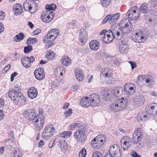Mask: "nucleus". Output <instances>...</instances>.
<instances>
[{"label":"nucleus","mask_w":157,"mask_h":157,"mask_svg":"<svg viewBox=\"0 0 157 157\" xmlns=\"http://www.w3.org/2000/svg\"><path fill=\"white\" fill-rule=\"evenodd\" d=\"M89 100L92 104V106H98L100 102V98L99 96L96 94H90L88 97Z\"/></svg>","instance_id":"obj_11"},{"label":"nucleus","mask_w":157,"mask_h":157,"mask_svg":"<svg viewBox=\"0 0 157 157\" xmlns=\"http://www.w3.org/2000/svg\"><path fill=\"white\" fill-rule=\"evenodd\" d=\"M41 29H36L34 31L33 33H34L35 35H37L41 33Z\"/></svg>","instance_id":"obj_64"},{"label":"nucleus","mask_w":157,"mask_h":157,"mask_svg":"<svg viewBox=\"0 0 157 157\" xmlns=\"http://www.w3.org/2000/svg\"><path fill=\"white\" fill-rule=\"evenodd\" d=\"M144 77L145 75H143L138 76L137 79V83H140L141 79H144Z\"/></svg>","instance_id":"obj_58"},{"label":"nucleus","mask_w":157,"mask_h":157,"mask_svg":"<svg viewBox=\"0 0 157 157\" xmlns=\"http://www.w3.org/2000/svg\"><path fill=\"white\" fill-rule=\"evenodd\" d=\"M111 15H108L104 19L103 21L102 22V24H105L107 22H109V23H111V22L110 21L111 18L110 17Z\"/></svg>","instance_id":"obj_44"},{"label":"nucleus","mask_w":157,"mask_h":157,"mask_svg":"<svg viewBox=\"0 0 157 157\" xmlns=\"http://www.w3.org/2000/svg\"><path fill=\"white\" fill-rule=\"evenodd\" d=\"M132 11L133 12V16H132V20H135L138 19L140 15V12H139V10H138L136 12V9H133Z\"/></svg>","instance_id":"obj_38"},{"label":"nucleus","mask_w":157,"mask_h":157,"mask_svg":"<svg viewBox=\"0 0 157 157\" xmlns=\"http://www.w3.org/2000/svg\"><path fill=\"white\" fill-rule=\"evenodd\" d=\"M37 6L36 3L32 0H26L23 3V7L24 10L25 11H28L32 10L33 6L36 7Z\"/></svg>","instance_id":"obj_14"},{"label":"nucleus","mask_w":157,"mask_h":157,"mask_svg":"<svg viewBox=\"0 0 157 157\" xmlns=\"http://www.w3.org/2000/svg\"><path fill=\"white\" fill-rule=\"evenodd\" d=\"M87 128L84 125L80 127V128L74 134V137L77 140L78 143L81 144L85 141L86 136L85 135L87 132Z\"/></svg>","instance_id":"obj_3"},{"label":"nucleus","mask_w":157,"mask_h":157,"mask_svg":"<svg viewBox=\"0 0 157 157\" xmlns=\"http://www.w3.org/2000/svg\"><path fill=\"white\" fill-rule=\"evenodd\" d=\"M81 104L82 106L84 107H87L90 105L92 106V104L90 101L88 97L82 98L81 100Z\"/></svg>","instance_id":"obj_24"},{"label":"nucleus","mask_w":157,"mask_h":157,"mask_svg":"<svg viewBox=\"0 0 157 157\" xmlns=\"http://www.w3.org/2000/svg\"><path fill=\"white\" fill-rule=\"evenodd\" d=\"M48 36L49 35H48V34L47 33V34L44 36L43 38V41L44 42L47 43L49 41L51 40L52 39Z\"/></svg>","instance_id":"obj_47"},{"label":"nucleus","mask_w":157,"mask_h":157,"mask_svg":"<svg viewBox=\"0 0 157 157\" xmlns=\"http://www.w3.org/2000/svg\"><path fill=\"white\" fill-rule=\"evenodd\" d=\"M145 101V98L142 95L136 96L133 99V101L136 104L140 106L144 104Z\"/></svg>","instance_id":"obj_18"},{"label":"nucleus","mask_w":157,"mask_h":157,"mask_svg":"<svg viewBox=\"0 0 157 157\" xmlns=\"http://www.w3.org/2000/svg\"><path fill=\"white\" fill-rule=\"evenodd\" d=\"M109 69V68L107 67L103 68L101 70V74L102 75L105 77L107 71H108Z\"/></svg>","instance_id":"obj_50"},{"label":"nucleus","mask_w":157,"mask_h":157,"mask_svg":"<svg viewBox=\"0 0 157 157\" xmlns=\"http://www.w3.org/2000/svg\"><path fill=\"white\" fill-rule=\"evenodd\" d=\"M13 11L16 15H18L21 13L23 11L22 6L19 3H16L14 5L13 7Z\"/></svg>","instance_id":"obj_21"},{"label":"nucleus","mask_w":157,"mask_h":157,"mask_svg":"<svg viewBox=\"0 0 157 157\" xmlns=\"http://www.w3.org/2000/svg\"><path fill=\"white\" fill-rule=\"evenodd\" d=\"M93 140H97L99 142L104 144L106 141V136L103 134L98 135L93 139Z\"/></svg>","instance_id":"obj_30"},{"label":"nucleus","mask_w":157,"mask_h":157,"mask_svg":"<svg viewBox=\"0 0 157 157\" xmlns=\"http://www.w3.org/2000/svg\"><path fill=\"white\" fill-rule=\"evenodd\" d=\"M99 44L98 41L95 40H92L89 43L90 48L93 51H97L99 48Z\"/></svg>","instance_id":"obj_22"},{"label":"nucleus","mask_w":157,"mask_h":157,"mask_svg":"<svg viewBox=\"0 0 157 157\" xmlns=\"http://www.w3.org/2000/svg\"><path fill=\"white\" fill-rule=\"evenodd\" d=\"M137 7H133L131 9L129 10L126 13L127 16L129 18L132 20V17L133 16V12L132 11V10L133 9H137Z\"/></svg>","instance_id":"obj_40"},{"label":"nucleus","mask_w":157,"mask_h":157,"mask_svg":"<svg viewBox=\"0 0 157 157\" xmlns=\"http://www.w3.org/2000/svg\"><path fill=\"white\" fill-rule=\"evenodd\" d=\"M129 62L131 64L132 70H133L134 68L136 67V63L133 61H130Z\"/></svg>","instance_id":"obj_60"},{"label":"nucleus","mask_w":157,"mask_h":157,"mask_svg":"<svg viewBox=\"0 0 157 157\" xmlns=\"http://www.w3.org/2000/svg\"><path fill=\"white\" fill-rule=\"evenodd\" d=\"M54 16V14H52L48 12L45 11L42 13L41 17L43 22L48 23L52 20Z\"/></svg>","instance_id":"obj_13"},{"label":"nucleus","mask_w":157,"mask_h":157,"mask_svg":"<svg viewBox=\"0 0 157 157\" xmlns=\"http://www.w3.org/2000/svg\"><path fill=\"white\" fill-rule=\"evenodd\" d=\"M5 13L3 12H0V19L3 20L5 17Z\"/></svg>","instance_id":"obj_63"},{"label":"nucleus","mask_w":157,"mask_h":157,"mask_svg":"<svg viewBox=\"0 0 157 157\" xmlns=\"http://www.w3.org/2000/svg\"><path fill=\"white\" fill-rule=\"evenodd\" d=\"M123 27V29L121 27H119V29H121L123 33V36L124 34H127L130 32V28L132 26V23L128 19L124 18L122 20L120 23Z\"/></svg>","instance_id":"obj_4"},{"label":"nucleus","mask_w":157,"mask_h":157,"mask_svg":"<svg viewBox=\"0 0 157 157\" xmlns=\"http://www.w3.org/2000/svg\"><path fill=\"white\" fill-rule=\"evenodd\" d=\"M145 110L148 114L153 115L157 114V104L153 103L150 106H147Z\"/></svg>","instance_id":"obj_12"},{"label":"nucleus","mask_w":157,"mask_h":157,"mask_svg":"<svg viewBox=\"0 0 157 157\" xmlns=\"http://www.w3.org/2000/svg\"><path fill=\"white\" fill-rule=\"evenodd\" d=\"M115 101L118 104V107L121 110L124 109L128 104V100L126 98L124 99L123 98H121V99H118Z\"/></svg>","instance_id":"obj_16"},{"label":"nucleus","mask_w":157,"mask_h":157,"mask_svg":"<svg viewBox=\"0 0 157 157\" xmlns=\"http://www.w3.org/2000/svg\"><path fill=\"white\" fill-rule=\"evenodd\" d=\"M110 108L114 112L121 111L118 107V104L117 103L115 100L112 103Z\"/></svg>","instance_id":"obj_33"},{"label":"nucleus","mask_w":157,"mask_h":157,"mask_svg":"<svg viewBox=\"0 0 157 157\" xmlns=\"http://www.w3.org/2000/svg\"><path fill=\"white\" fill-rule=\"evenodd\" d=\"M128 88H127L126 84H125L124 86V88L123 89L121 88V96H123L122 98H124V97L126 98L129 97V96L130 94V91H128Z\"/></svg>","instance_id":"obj_25"},{"label":"nucleus","mask_w":157,"mask_h":157,"mask_svg":"<svg viewBox=\"0 0 157 157\" xmlns=\"http://www.w3.org/2000/svg\"><path fill=\"white\" fill-rule=\"evenodd\" d=\"M93 157H102V154L98 151H95L93 154Z\"/></svg>","instance_id":"obj_48"},{"label":"nucleus","mask_w":157,"mask_h":157,"mask_svg":"<svg viewBox=\"0 0 157 157\" xmlns=\"http://www.w3.org/2000/svg\"><path fill=\"white\" fill-rule=\"evenodd\" d=\"M71 131H64L60 134V136L63 138H67L69 137L71 134Z\"/></svg>","instance_id":"obj_41"},{"label":"nucleus","mask_w":157,"mask_h":157,"mask_svg":"<svg viewBox=\"0 0 157 157\" xmlns=\"http://www.w3.org/2000/svg\"><path fill=\"white\" fill-rule=\"evenodd\" d=\"M104 144L93 140L91 141V145L94 148L98 149L101 147Z\"/></svg>","instance_id":"obj_32"},{"label":"nucleus","mask_w":157,"mask_h":157,"mask_svg":"<svg viewBox=\"0 0 157 157\" xmlns=\"http://www.w3.org/2000/svg\"><path fill=\"white\" fill-rule=\"evenodd\" d=\"M101 2L102 5L104 6H106L109 5L110 3V0H101Z\"/></svg>","instance_id":"obj_51"},{"label":"nucleus","mask_w":157,"mask_h":157,"mask_svg":"<svg viewBox=\"0 0 157 157\" xmlns=\"http://www.w3.org/2000/svg\"><path fill=\"white\" fill-rule=\"evenodd\" d=\"M82 72L80 69H75V74L77 80L79 81H82L83 79V75H82Z\"/></svg>","instance_id":"obj_29"},{"label":"nucleus","mask_w":157,"mask_h":157,"mask_svg":"<svg viewBox=\"0 0 157 157\" xmlns=\"http://www.w3.org/2000/svg\"><path fill=\"white\" fill-rule=\"evenodd\" d=\"M142 113L140 112L136 116L137 119L139 122H141L142 121Z\"/></svg>","instance_id":"obj_52"},{"label":"nucleus","mask_w":157,"mask_h":157,"mask_svg":"<svg viewBox=\"0 0 157 157\" xmlns=\"http://www.w3.org/2000/svg\"><path fill=\"white\" fill-rule=\"evenodd\" d=\"M127 86V88H128V91H130V94H133L134 93H135V91L136 90V87H129L128 86V85H126Z\"/></svg>","instance_id":"obj_49"},{"label":"nucleus","mask_w":157,"mask_h":157,"mask_svg":"<svg viewBox=\"0 0 157 157\" xmlns=\"http://www.w3.org/2000/svg\"><path fill=\"white\" fill-rule=\"evenodd\" d=\"M23 114L26 119L33 122L38 117L36 115L35 110L33 109L25 111Z\"/></svg>","instance_id":"obj_7"},{"label":"nucleus","mask_w":157,"mask_h":157,"mask_svg":"<svg viewBox=\"0 0 157 157\" xmlns=\"http://www.w3.org/2000/svg\"><path fill=\"white\" fill-rule=\"evenodd\" d=\"M80 88V86L79 85H75L72 86L71 87V90L73 91H76L78 89Z\"/></svg>","instance_id":"obj_56"},{"label":"nucleus","mask_w":157,"mask_h":157,"mask_svg":"<svg viewBox=\"0 0 157 157\" xmlns=\"http://www.w3.org/2000/svg\"><path fill=\"white\" fill-rule=\"evenodd\" d=\"M131 155L133 157H141L140 155H139L135 151H132L131 153Z\"/></svg>","instance_id":"obj_57"},{"label":"nucleus","mask_w":157,"mask_h":157,"mask_svg":"<svg viewBox=\"0 0 157 157\" xmlns=\"http://www.w3.org/2000/svg\"><path fill=\"white\" fill-rule=\"evenodd\" d=\"M144 79H145V82L148 84L149 87L151 86L154 84V81L153 77L150 75L145 76Z\"/></svg>","instance_id":"obj_26"},{"label":"nucleus","mask_w":157,"mask_h":157,"mask_svg":"<svg viewBox=\"0 0 157 157\" xmlns=\"http://www.w3.org/2000/svg\"><path fill=\"white\" fill-rule=\"evenodd\" d=\"M17 75V73L16 72H14L11 74L10 78V81L12 82L14 80V78Z\"/></svg>","instance_id":"obj_59"},{"label":"nucleus","mask_w":157,"mask_h":157,"mask_svg":"<svg viewBox=\"0 0 157 157\" xmlns=\"http://www.w3.org/2000/svg\"><path fill=\"white\" fill-rule=\"evenodd\" d=\"M28 41L31 42L32 44L34 43V42H36V43L37 42V39L36 38H31L29 37L28 39Z\"/></svg>","instance_id":"obj_55"},{"label":"nucleus","mask_w":157,"mask_h":157,"mask_svg":"<svg viewBox=\"0 0 157 157\" xmlns=\"http://www.w3.org/2000/svg\"><path fill=\"white\" fill-rule=\"evenodd\" d=\"M49 36L51 38L52 40H55L59 33V32L58 29H53L49 30L48 33Z\"/></svg>","instance_id":"obj_19"},{"label":"nucleus","mask_w":157,"mask_h":157,"mask_svg":"<svg viewBox=\"0 0 157 157\" xmlns=\"http://www.w3.org/2000/svg\"><path fill=\"white\" fill-rule=\"evenodd\" d=\"M144 145V144L143 142H141L137 144L136 147V149H140Z\"/></svg>","instance_id":"obj_62"},{"label":"nucleus","mask_w":157,"mask_h":157,"mask_svg":"<svg viewBox=\"0 0 157 157\" xmlns=\"http://www.w3.org/2000/svg\"><path fill=\"white\" fill-rule=\"evenodd\" d=\"M55 129L52 125L47 126L42 133V136L44 140H48L52 137L54 133Z\"/></svg>","instance_id":"obj_5"},{"label":"nucleus","mask_w":157,"mask_h":157,"mask_svg":"<svg viewBox=\"0 0 157 157\" xmlns=\"http://www.w3.org/2000/svg\"><path fill=\"white\" fill-rule=\"evenodd\" d=\"M44 116L39 117L36 118L33 122L36 123L34 127L36 130L40 131L43 128L44 122Z\"/></svg>","instance_id":"obj_10"},{"label":"nucleus","mask_w":157,"mask_h":157,"mask_svg":"<svg viewBox=\"0 0 157 157\" xmlns=\"http://www.w3.org/2000/svg\"><path fill=\"white\" fill-rule=\"evenodd\" d=\"M135 34L136 39L134 40L137 43H141L144 42L147 39L145 37L146 34L144 33L142 31L138 30L135 33Z\"/></svg>","instance_id":"obj_9"},{"label":"nucleus","mask_w":157,"mask_h":157,"mask_svg":"<svg viewBox=\"0 0 157 157\" xmlns=\"http://www.w3.org/2000/svg\"><path fill=\"white\" fill-rule=\"evenodd\" d=\"M87 39V33L85 30H82L79 33V39L81 42L84 44Z\"/></svg>","instance_id":"obj_17"},{"label":"nucleus","mask_w":157,"mask_h":157,"mask_svg":"<svg viewBox=\"0 0 157 157\" xmlns=\"http://www.w3.org/2000/svg\"><path fill=\"white\" fill-rule=\"evenodd\" d=\"M140 130V128H137L135 131L131 139L130 137L127 136L122 138L121 140V144L124 150H127L130 147L132 143L137 144L140 142L143 137V133Z\"/></svg>","instance_id":"obj_1"},{"label":"nucleus","mask_w":157,"mask_h":157,"mask_svg":"<svg viewBox=\"0 0 157 157\" xmlns=\"http://www.w3.org/2000/svg\"><path fill=\"white\" fill-rule=\"evenodd\" d=\"M35 61V58L33 56L30 57L28 56L23 57L21 59V62L22 65L26 68H29L31 66V63Z\"/></svg>","instance_id":"obj_8"},{"label":"nucleus","mask_w":157,"mask_h":157,"mask_svg":"<svg viewBox=\"0 0 157 157\" xmlns=\"http://www.w3.org/2000/svg\"><path fill=\"white\" fill-rule=\"evenodd\" d=\"M61 61L63 65L66 66L70 65L71 63V59L69 57H67L66 58H62Z\"/></svg>","instance_id":"obj_37"},{"label":"nucleus","mask_w":157,"mask_h":157,"mask_svg":"<svg viewBox=\"0 0 157 157\" xmlns=\"http://www.w3.org/2000/svg\"><path fill=\"white\" fill-rule=\"evenodd\" d=\"M111 20V23L116 22L118 20L120 17V14L119 13H116L114 14H110Z\"/></svg>","instance_id":"obj_36"},{"label":"nucleus","mask_w":157,"mask_h":157,"mask_svg":"<svg viewBox=\"0 0 157 157\" xmlns=\"http://www.w3.org/2000/svg\"><path fill=\"white\" fill-rule=\"evenodd\" d=\"M20 88L17 86L13 87L12 90L8 93L9 97L14 102L16 103L23 101L24 102H26L25 98L21 92Z\"/></svg>","instance_id":"obj_2"},{"label":"nucleus","mask_w":157,"mask_h":157,"mask_svg":"<svg viewBox=\"0 0 157 157\" xmlns=\"http://www.w3.org/2000/svg\"><path fill=\"white\" fill-rule=\"evenodd\" d=\"M119 46H123L126 45H128V42L125 41V40L123 39L121 40L119 42Z\"/></svg>","instance_id":"obj_53"},{"label":"nucleus","mask_w":157,"mask_h":157,"mask_svg":"<svg viewBox=\"0 0 157 157\" xmlns=\"http://www.w3.org/2000/svg\"><path fill=\"white\" fill-rule=\"evenodd\" d=\"M82 126V125L81 126L80 124L79 123H75L71 125L70 128L71 130H73L75 128H80V127Z\"/></svg>","instance_id":"obj_46"},{"label":"nucleus","mask_w":157,"mask_h":157,"mask_svg":"<svg viewBox=\"0 0 157 157\" xmlns=\"http://www.w3.org/2000/svg\"><path fill=\"white\" fill-rule=\"evenodd\" d=\"M37 91L36 88L32 87L28 91V94L29 97L31 99L35 98L37 95Z\"/></svg>","instance_id":"obj_20"},{"label":"nucleus","mask_w":157,"mask_h":157,"mask_svg":"<svg viewBox=\"0 0 157 157\" xmlns=\"http://www.w3.org/2000/svg\"><path fill=\"white\" fill-rule=\"evenodd\" d=\"M128 45H126L123 46H119V50L121 53H127V50L128 49Z\"/></svg>","instance_id":"obj_39"},{"label":"nucleus","mask_w":157,"mask_h":157,"mask_svg":"<svg viewBox=\"0 0 157 157\" xmlns=\"http://www.w3.org/2000/svg\"><path fill=\"white\" fill-rule=\"evenodd\" d=\"M121 29H119L115 27L111 30L106 31V34L111 33L112 36L115 37V38L118 40H120L123 37V33Z\"/></svg>","instance_id":"obj_6"},{"label":"nucleus","mask_w":157,"mask_h":157,"mask_svg":"<svg viewBox=\"0 0 157 157\" xmlns=\"http://www.w3.org/2000/svg\"><path fill=\"white\" fill-rule=\"evenodd\" d=\"M34 75L36 79L41 80L45 77V73L44 69L41 68L36 69L34 72Z\"/></svg>","instance_id":"obj_15"},{"label":"nucleus","mask_w":157,"mask_h":157,"mask_svg":"<svg viewBox=\"0 0 157 157\" xmlns=\"http://www.w3.org/2000/svg\"><path fill=\"white\" fill-rule=\"evenodd\" d=\"M25 36L24 34L22 32H21L18 35H16L14 36L13 41L16 42H19L24 39Z\"/></svg>","instance_id":"obj_31"},{"label":"nucleus","mask_w":157,"mask_h":157,"mask_svg":"<svg viewBox=\"0 0 157 157\" xmlns=\"http://www.w3.org/2000/svg\"><path fill=\"white\" fill-rule=\"evenodd\" d=\"M121 88L120 87H117L115 88L113 90V94L116 97L120 98L121 96Z\"/></svg>","instance_id":"obj_35"},{"label":"nucleus","mask_w":157,"mask_h":157,"mask_svg":"<svg viewBox=\"0 0 157 157\" xmlns=\"http://www.w3.org/2000/svg\"><path fill=\"white\" fill-rule=\"evenodd\" d=\"M86 154V150L84 148L80 150L78 153L80 157H85Z\"/></svg>","instance_id":"obj_43"},{"label":"nucleus","mask_w":157,"mask_h":157,"mask_svg":"<svg viewBox=\"0 0 157 157\" xmlns=\"http://www.w3.org/2000/svg\"><path fill=\"white\" fill-rule=\"evenodd\" d=\"M101 94L102 96V98L104 100L107 101H109L111 98V94L107 90H104L101 91Z\"/></svg>","instance_id":"obj_23"},{"label":"nucleus","mask_w":157,"mask_h":157,"mask_svg":"<svg viewBox=\"0 0 157 157\" xmlns=\"http://www.w3.org/2000/svg\"><path fill=\"white\" fill-rule=\"evenodd\" d=\"M106 36H107V39L108 40V42H107L108 44L111 43L113 41L114 38H115V37L113 36H111L110 34H106Z\"/></svg>","instance_id":"obj_54"},{"label":"nucleus","mask_w":157,"mask_h":157,"mask_svg":"<svg viewBox=\"0 0 157 157\" xmlns=\"http://www.w3.org/2000/svg\"><path fill=\"white\" fill-rule=\"evenodd\" d=\"M139 12H141L143 13H146L147 11V5L146 4H142L140 6Z\"/></svg>","instance_id":"obj_42"},{"label":"nucleus","mask_w":157,"mask_h":157,"mask_svg":"<svg viewBox=\"0 0 157 157\" xmlns=\"http://www.w3.org/2000/svg\"><path fill=\"white\" fill-rule=\"evenodd\" d=\"M33 49L31 45H28L24 48V52L25 53H27L30 52Z\"/></svg>","instance_id":"obj_45"},{"label":"nucleus","mask_w":157,"mask_h":157,"mask_svg":"<svg viewBox=\"0 0 157 157\" xmlns=\"http://www.w3.org/2000/svg\"><path fill=\"white\" fill-rule=\"evenodd\" d=\"M112 73L111 70L109 69L108 71H107L105 77L108 78L110 77L111 75H112Z\"/></svg>","instance_id":"obj_61"},{"label":"nucleus","mask_w":157,"mask_h":157,"mask_svg":"<svg viewBox=\"0 0 157 157\" xmlns=\"http://www.w3.org/2000/svg\"><path fill=\"white\" fill-rule=\"evenodd\" d=\"M46 12H48L49 13L51 14H54L52 10L55 11L56 9L57 6L56 5L54 4L49 5H46L45 6Z\"/></svg>","instance_id":"obj_27"},{"label":"nucleus","mask_w":157,"mask_h":157,"mask_svg":"<svg viewBox=\"0 0 157 157\" xmlns=\"http://www.w3.org/2000/svg\"><path fill=\"white\" fill-rule=\"evenodd\" d=\"M55 53L51 50L46 52L45 57L48 60H52L54 59L55 57Z\"/></svg>","instance_id":"obj_28"},{"label":"nucleus","mask_w":157,"mask_h":157,"mask_svg":"<svg viewBox=\"0 0 157 157\" xmlns=\"http://www.w3.org/2000/svg\"><path fill=\"white\" fill-rule=\"evenodd\" d=\"M60 148L62 151L66 150L67 148V143L64 140H60L59 142Z\"/></svg>","instance_id":"obj_34"}]
</instances>
